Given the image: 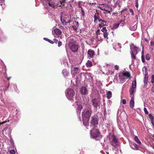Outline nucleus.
<instances>
[{
	"mask_svg": "<svg viewBox=\"0 0 154 154\" xmlns=\"http://www.w3.org/2000/svg\"><path fill=\"white\" fill-rule=\"evenodd\" d=\"M103 146L104 148V149L105 150L108 149V146H105L104 145H103Z\"/></svg>",
	"mask_w": 154,
	"mask_h": 154,
	"instance_id": "13d9d810",
	"label": "nucleus"
},
{
	"mask_svg": "<svg viewBox=\"0 0 154 154\" xmlns=\"http://www.w3.org/2000/svg\"><path fill=\"white\" fill-rule=\"evenodd\" d=\"M134 140L138 144H141V142L138 138V137L137 136H135L134 138Z\"/></svg>",
	"mask_w": 154,
	"mask_h": 154,
	"instance_id": "c85d7f7f",
	"label": "nucleus"
},
{
	"mask_svg": "<svg viewBox=\"0 0 154 154\" xmlns=\"http://www.w3.org/2000/svg\"><path fill=\"white\" fill-rule=\"evenodd\" d=\"M151 82L153 83L154 82V75H152V79L151 80Z\"/></svg>",
	"mask_w": 154,
	"mask_h": 154,
	"instance_id": "a18cd8bd",
	"label": "nucleus"
},
{
	"mask_svg": "<svg viewBox=\"0 0 154 154\" xmlns=\"http://www.w3.org/2000/svg\"><path fill=\"white\" fill-rule=\"evenodd\" d=\"M127 10V8H125L123 9L121 11V14H122L123 12L125 11H126Z\"/></svg>",
	"mask_w": 154,
	"mask_h": 154,
	"instance_id": "052dcab7",
	"label": "nucleus"
},
{
	"mask_svg": "<svg viewBox=\"0 0 154 154\" xmlns=\"http://www.w3.org/2000/svg\"><path fill=\"white\" fill-rule=\"evenodd\" d=\"M114 68L116 70H118L119 69V66L117 65H116L115 66Z\"/></svg>",
	"mask_w": 154,
	"mask_h": 154,
	"instance_id": "4d7b16f0",
	"label": "nucleus"
},
{
	"mask_svg": "<svg viewBox=\"0 0 154 154\" xmlns=\"http://www.w3.org/2000/svg\"><path fill=\"white\" fill-rule=\"evenodd\" d=\"M43 39L45 41H46L48 42H49L51 44H53L54 43V42L53 41H52L47 38H45V37Z\"/></svg>",
	"mask_w": 154,
	"mask_h": 154,
	"instance_id": "7c9ffc66",
	"label": "nucleus"
},
{
	"mask_svg": "<svg viewBox=\"0 0 154 154\" xmlns=\"http://www.w3.org/2000/svg\"><path fill=\"white\" fill-rule=\"evenodd\" d=\"M26 32H30V29L27 30V28H26L25 30Z\"/></svg>",
	"mask_w": 154,
	"mask_h": 154,
	"instance_id": "0e129e2a",
	"label": "nucleus"
},
{
	"mask_svg": "<svg viewBox=\"0 0 154 154\" xmlns=\"http://www.w3.org/2000/svg\"><path fill=\"white\" fill-rule=\"evenodd\" d=\"M144 36L143 35V33L142 38H141V45L142 47V56H141V59L143 63H144Z\"/></svg>",
	"mask_w": 154,
	"mask_h": 154,
	"instance_id": "1a4fd4ad",
	"label": "nucleus"
},
{
	"mask_svg": "<svg viewBox=\"0 0 154 154\" xmlns=\"http://www.w3.org/2000/svg\"><path fill=\"white\" fill-rule=\"evenodd\" d=\"M110 144L112 146L115 148L119 147V145L118 144V140L115 136L113 137L112 141L110 142Z\"/></svg>",
	"mask_w": 154,
	"mask_h": 154,
	"instance_id": "9d476101",
	"label": "nucleus"
},
{
	"mask_svg": "<svg viewBox=\"0 0 154 154\" xmlns=\"http://www.w3.org/2000/svg\"><path fill=\"white\" fill-rule=\"evenodd\" d=\"M150 54H147L146 56V59L147 60H149L150 59Z\"/></svg>",
	"mask_w": 154,
	"mask_h": 154,
	"instance_id": "ea45409f",
	"label": "nucleus"
},
{
	"mask_svg": "<svg viewBox=\"0 0 154 154\" xmlns=\"http://www.w3.org/2000/svg\"><path fill=\"white\" fill-rule=\"evenodd\" d=\"M62 73L64 77L67 76L69 73L66 69H63L62 71Z\"/></svg>",
	"mask_w": 154,
	"mask_h": 154,
	"instance_id": "4be33fe9",
	"label": "nucleus"
},
{
	"mask_svg": "<svg viewBox=\"0 0 154 154\" xmlns=\"http://www.w3.org/2000/svg\"><path fill=\"white\" fill-rule=\"evenodd\" d=\"M70 49L72 52H75L77 51L78 47L76 45L73 44L71 46Z\"/></svg>",
	"mask_w": 154,
	"mask_h": 154,
	"instance_id": "a211bd4d",
	"label": "nucleus"
},
{
	"mask_svg": "<svg viewBox=\"0 0 154 154\" xmlns=\"http://www.w3.org/2000/svg\"><path fill=\"white\" fill-rule=\"evenodd\" d=\"M131 51L137 54L138 53V48L135 46L133 43H131L130 46Z\"/></svg>",
	"mask_w": 154,
	"mask_h": 154,
	"instance_id": "f8f14e48",
	"label": "nucleus"
},
{
	"mask_svg": "<svg viewBox=\"0 0 154 154\" xmlns=\"http://www.w3.org/2000/svg\"><path fill=\"white\" fill-rule=\"evenodd\" d=\"M131 57L132 58H133L134 59H136V56L135 53H134L133 52L131 51Z\"/></svg>",
	"mask_w": 154,
	"mask_h": 154,
	"instance_id": "f704fd0d",
	"label": "nucleus"
},
{
	"mask_svg": "<svg viewBox=\"0 0 154 154\" xmlns=\"http://www.w3.org/2000/svg\"><path fill=\"white\" fill-rule=\"evenodd\" d=\"M150 45L151 46H153V45H154V42L152 41H151L150 42Z\"/></svg>",
	"mask_w": 154,
	"mask_h": 154,
	"instance_id": "338daca9",
	"label": "nucleus"
},
{
	"mask_svg": "<svg viewBox=\"0 0 154 154\" xmlns=\"http://www.w3.org/2000/svg\"><path fill=\"white\" fill-rule=\"evenodd\" d=\"M66 0H61L60 1V5L59 6V7H62L65 6V5L64 3L65 2Z\"/></svg>",
	"mask_w": 154,
	"mask_h": 154,
	"instance_id": "cd10ccee",
	"label": "nucleus"
},
{
	"mask_svg": "<svg viewBox=\"0 0 154 154\" xmlns=\"http://www.w3.org/2000/svg\"><path fill=\"white\" fill-rule=\"evenodd\" d=\"M81 14L82 16H84L85 15V12L84 10L81 11Z\"/></svg>",
	"mask_w": 154,
	"mask_h": 154,
	"instance_id": "680f3d73",
	"label": "nucleus"
},
{
	"mask_svg": "<svg viewBox=\"0 0 154 154\" xmlns=\"http://www.w3.org/2000/svg\"><path fill=\"white\" fill-rule=\"evenodd\" d=\"M103 36L105 38H106L107 37L108 33H107V32H103Z\"/></svg>",
	"mask_w": 154,
	"mask_h": 154,
	"instance_id": "58836bf2",
	"label": "nucleus"
},
{
	"mask_svg": "<svg viewBox=\"0 0 154 154\" xmlns=\"http://www.w3.org/2000/svg\"><path fill=\"white\" fill-rule=\"evenodd\" d=\"M100 30L99 29H98L97 31L96 32V35L98 34H100Z\"/></svg>",
	"mask_w": 154,
	"mask_h": 154,
	"instance_id": "bf43d9fd",
	"label": "nucleus"
},
{
	"mask_svg": "<svg viewBox=\"0 0 154 154\" xmlns=\"http://www.w3.org/2000/svg\"><path fill=\"white\" fill-rule=\"evenodd\" d=\"M13 117L15 122L19 119L20 118V113L19 112L17 111V109L15 111V114L13 115Z\"/></svg>",
	"mask_w": 154,
	"mask_h": 154,
	"instance_id": "2eb2a0df",
	"label": "nucleus"
},
{
	"mask_svg": "<svg viewBox=\"0 0 154 154\" xmlns=\"http://www.w3.org/2000/svg\"><path fill=\"white\" fill-rule=\"evenodd\" d=\"M122 74L123 76L126 77L127 79L130 78L131 77L130 73L128 71L123 72Z\"/></svg>",
	"mask_w": 154,
	"mask_h": 154,
	"instance_id": "aec40b11",
	"label": "nucleus"
},
{
	"mask_svg": "<svg viewBox=\"0 0 154 154\" xmlns=\"http://www.w3.org/2000/svg\"><path fill=\"white\" fill-rule=\"evenodd\" d=\"M129 11L131 13V14L132 15H134V12L133 11V10L132 9L130 8L129 9Z\"/></svg>",
	"mask_w": 154,
	"mask_h": 154,
	"instance_id": "603ef678",
	"label": "nucleus"
},
{
	"mask_svg": "<svg viewBox=\"0 0 154 154\" xmlns=\"http://www.w3.org/2000/svg\"><path fill=\"white\" fill-rule=\"evenodd\" d=\"M80 92L83 95H86L88 94V91L87 88L86 87L84 86L81 87Z\"/></svg>",
	"mask_w": 154,
	"mask_h": 154,
	"instance_id": "dca6fc26",
	"label": "nucleus"
},
{
	"mask_svg": "<svg viewBox=\"0 0 154 154\" xmlns=\"http://www.w3.org/2000/svg\"><path fill=\"white\" fill-rule=\"evenodd\" d=\"M94 22H96V20H98L99 22L101 21L102 19L100 18V17L99 15V14L98 13H97L95 14L94 16Z\"/></svg>",
	"mask_w": 154,
	"mask_h": 154,
	"instance_id": "f3484780",
	"label": "nucleus"
},
{
	"mask_svg": "<svg viewBox=\"0 0 154 154\" xmlns=\"http://www.w3.org/2000/svg\"><path fill=\"white\" fill-rule=\"evenodd\" d=\"M134 144H135V143L134 142H132L131 144H130V146L131 148L134 150H135V146Z\"/></svg>",
	"mask_w": 154,
	"mask_h": 154,
	"instance_id": "473e14b6",
	"label": "nucleus"
},
{
	"mask_svg": "<svg viewBox=\"0 0 154 154\" xmlns=\"http://www.w3.org/2000/svg\"><path fill=\"white\" fill-rule=\"evenodd\" d=\"M48 5H49V6L52 7L53 8H54L55 6H54V4H53L52 3H51L50 2H49L48 3Z\"/></svg>",
	"mask_w": 154,
	"mask_h": 154,
	"instance_id": "a19ab883",
	"label": "nucleus"
},
{
	"mask_svg": "<svg viewBox=\"0 0 154 154\" xmlns=\"http://www.w3.org/2000/svg\"><path fill=\"white\" fill-rule=\"evenodd\" d=\"M74 23H76L75 26L77 27V28H78L79 26V22L76 21H75Z\"/></svg>",
	"mask_w": 154,
	"mask_h": 154,
	"instance_id": "864d4df0",
	"label": "nucleus"
},
{
	"mask_svg": "<svg viewBox=\"0 0 154 154\" xmlns=\"http://www.w3.org/2000/svg\"><path fill=\"white\" fill-rule=\"evenodd\" d=\"M152 92H154V84L153 85L152 88Z\"/></svg>",
	"mask_w": 154,
	"mask_h": 154,
	"instance_id": "774afa93",
	"label": "nucleus"
},
{
	"mask_svg": "<svg viewBox=\"0 0 154 154\" xmlns=\"http://www.w3.org/2000/svg\"><path fill=\"white\" fill-rule=\"evenodd\" d=\"M148 74L147 73H146L145 74V84L147 83V81H146V80H148Z\"/></svg>",
	"mask_w": 154,
	"mask_h": 154,
	"instance_id": "e433bc0d",
	"label": "nucleus"
},
{
	"mask_svg": "<svg viewBox=\"0 0 154 154\" xmlns=\"http://www.w3.org/2000/svg\"><path fill=\"white\" fill-rule=\"evenodd\" d=\"M81 111H79V110H77V114L78 116L80 115Z\"/></svg>",
	"mask_w": 154,
	"mask_h": 154,
	"instance_id": "3c124183",
	"label": "nucleus"
},
{
	"mask_svg": "<svg viewBox=\"0 0 154 154\" xmlns=\"http://www.w3.org/2000/svg\"><path fill=\"white\" fill-rule=\"evenodd\" d=\"M83 76L85 77V80L87 82H91L93 80V77L91 73L88 72H81L79 74V76H76L75 82L78 83L79 82Z\"/></svg>",
	"mask_w": 154,
	"mask_h": 154,
	"instance_id": "7ed1b4c3",
	"label": "nucleus"
},
{
	"mask_svg": "<svg viewBox=\"0 0 154 154\" xmlns=\"http://www.w3.org/2000/svg\"><path fill=\"white\" fill-rule=\"evenodd\" d=\"M122 104H125L126 103V100L125 99H123L122 101Z\"/></svg>",
	"mask_w": 154,
	"mask_h": 154,
	"instance_id": "09e8293b",
	"label": "nucleus"
},
{
	"mask_svg": "<svg viewBox=\"0 0 154 154\" xmlns=\"http://www.w3.org/2000/svg\"><path fill=\"white\" fill-rule=\"evenodd\" d=\"M112 45L113 48L115 51H118L120 52H121V50H119V49H120L121 48V45L120 43H114Z\"/></svg>",
	"mask_w": 154,
	"mask_h": 154,
	"instance_id": "4468645a",
	"label": "nucleus"
},
{
	"mask_svg": "<svg viewBox=\"0 0 154 154\" xmlns=\"http://www.w3.org/2000/svg\"><path fill=\"white\" fill-rule=\"evenodd\" d=\"M87 67H90L92 66V63L91 61L88 60L86 63Z\"/></svg>",
	"mask_w": 154,
	"mask_h": 154,
	"instance_id": "b1692460",
	"label": "nucleus"
},
{
	"mask_svg": "<svg viewBox=\"0 0 154 154\" xmlns=\"http://www.w3.org/2000/svg\"><path fill=\"white\" fill-rule=\"evenodd\" d=\"M137 27V26L135 24L132 27H130L129 29H130L131 30L134 31L136 30Z\"/></svg>",
	"mask_w": 154,
	"mask_h": 154,
	"instance_id": "2f4dec72",
	"label": "nucleus"
},
{
	"mask_svg": "<svg viewBox=\"0 0 154 154\" xmlns=\"http://www.w3.org/2000/svg\"><path fill=\"white\" fill-rule=\"evenodd\" d=\"M135 146V150H138L139 149V147L135 143V144H134Z\"/></svg>",
	"mask_w": 154,
	"mask_h": 154,
	"instance_id": "5fc2aeb1",
	"label": "nucleus"
},
{
	"mask_svg": "<svg viewBox=\"0 0 154 154\" xmlns=\"http://www.w3.org/2000/svg\"><path fill=\"white\" fill-rule=\"evenodd\" d=\"M54 32L58 35H60L62 33L61 31L59 29L56 28L54 30Z\"/></svg>",
	"mask_w": 154,
	"mask_h": 154,
	"instance_id": "5701e85b",
	"label": "nucleus"
},
{
	"mask_svg": "<svg viewBox=\"0 0 154 154\" xmlns=\"http://www.w3.org/2000/svg\"><path fill=\"white\" fill-rule=\"evenodd\" d=\"M92 113L91 107L85 109L82 113V123L85 126L89 125V121Z\"/></svg>",
	"mask_w": 154,
	"mask_h": 154,
	"instance_id": "f257e3e1",
	"label": "nucleus"
},
{
	"mask_svg": "<svg viewBox=\"0 0 154 154\" xmlns=\"http://www.w3.org/2000/svg\"><path fill=\"white\" fill-rule=\"evenodd\" d=\"M58 46L60 47L62 45V42L60 41H59L58 42Z\"/></svg>",
	"mask_w": 154,
	"mask_h": 154,
	"instance_id": "6e6d98bb",
	"label": "nucleus"
},
{
	"mask_svg": "<svg viewBox=\"0 0 154 154\" xmlns=\"http://www.w3.org/2000/svg\"><path fill=\"white\" fill-rule=\"evenodd\" d=\"M72 27L73 28V29L74 30H75V31H76L77 30V27L75 25H74L72 26Z\"/></svg>",
	"mask_w": 154,
	"mask_h": 154,
	"instance_id": "8fccbe9b",
	"label": "nucleus"
},
{
	"mask_svg": "<svg viewBox=\"0 0 154 154\" xmlns=\"http://www.w3.org/2000/svg\"><path fill=\"white\" fill-rule=\"evenodd\" d=\"M91 103L94 107V111L95 112L97 111L100 108V101L98 98H94L92 99Z\"/></svg>",
	"mask_w": 154,
	"mask_h": 154,
	"instance_id": "423d86ee",
	"label": "nucleus"
},
{
	"mask_svg": "<svg viewBox=\"0 0 154 154\" xmlns=\"http://www.w3.org/2000/svg\"><path fill=\"white\" fill-rule=\"evenodd\" d=\"M13 87L14 88L15 91L18 94H19L20 92L18 90L17 86L16 84H14L13 85Z\"/></svg>",
	"mask_w": 154,
	"mask_h": 154,
	"instance_id": "bb28decb",
	"label": "nucleus"
},
{
	"mask_svg": "<svg viewBox=\"0 0 154 154\" xmlns=\"http://www.w3.org/2000/svg\"><path fill=\"white\" fill-rule=\"evenodd\" d=\"M106 97L108 99H110L112 96V93L111 91H109L107 92Z\"/></svg>",
	"mask_w": 154,
	"mask_h": 154,
	"instance_id": "393cba45",
	"label": "nucleus"
},
{
	"mask_svg": "<svg viewBox=\"0 0 154 154\" xmlns=\"http://www.w3.org/2000/svg\"><path fill=\"white\" fill-rule=\"evenodd\" d=\"M7 39V36L4 34L2 30L0 29V41L2 42H4Z\"/></svg>",
	"mask_w": 154,
	"mask_h": 154,
	"instance_id": "9b49d317",
	"label": "nucleus"
},
{
	"mask_svg": "<svg viewBox=\"0 0 154 154\" xmlns=\"http://www.w3.org/2000/svg\"><path fill=\"white\" fill-rule=\"evenodd\" d=\"M72 73V77L74 78L76 80V76H78L79 75L77 74L79 73L81 71L80 68L79 67H74L72 66L71 67Z\"/></svg>",
	"mask_w": 154,
	"mask_h": 154,
	"instance_id": "0eeeda50",
	"label": "nucleus"
},
{
	"mask_svg": "<svg viewBox=\"0 0 154 154\" xmlns=\"http://www.w3.org/2000/svg\"><path fill=\"white\" fill-rule=\"evenodd\" d=\"M87 54L91 57H92L95 55V53L93 50L89 49L87 52Z\"/></svg>",
	"mask_w": 154,
	"mask_h": 154,
	"instance_id": "6ab92c4d",
	"label": "nucleus"
},
{
	"mask_svg": "<svg viewBox=\"0 0 154 154\" xmlns=\"http://www.w3.org/2000/svg\"><path fill=\"white\" fill-rule=\"evenodd\" d=\"M121 111L119 110H118L117 111V115H120V114H121Z\"/></svg>",
	"mask_w": 154,
	"mask_h": 154,
	"instance_id": "e2e57ef3",
	"label": "nucleus"
},
{
	"mask_svg": "<svg viewBox=\"0 0 154 154\" xmlns=\"http://www.w3.org/2000/svg\"><path fill=\"white\" fill-rule=\"evenodd\" d=\"M145 114L148 115V117L151 122L152 124L154 126V117L153 116H152V115L151 114H148V111L147 109H146V108H145Z\"/></svg>",
	"mask_w": 154,
	"mask_h": 154,
	"instance_id": "ddd939ff",
	"label": "nucleus"
},
{
	"mask_svg": "<svg viewBox=\"0 0 154 154\" xmlns=\"http://www.w3.org/2000/svg\"><path fill=\"white\" fill-rule=\"evenodd\" d=\"M98 83L99 84V86L98 87V88L99 89H100L101 88V86H102V83L100 81H99Z\"/></svg>",
	"mask_w": 154,
	"mask_h": 154,
	"instance_id": "79ce46f5",
	"label": "nucleus"
},
{
	"mask_svg": "<svg viewBox=\"0 0 154 154\" xmlns=\"http://www.w3.org/2000/svg\"><path fill=\"white\" fill-rule=\"evenodd\" d=\"M120 23L117 24H115L113 25V26L111 28V29L114 30V29H117L118 28V27H119Z\"/></svg>",
	"mask_w": 154,
	"mask_h": 154,
	"instance_id": "a878e982",
	"label": "nucleus"
},
{
	"mask_svg": "<svg viewBox=\"0 0 154 154\" xmlns=\"http://www.w3.org/2000/svg\"><path fill=\"white\" fill-rule=\"evenodd\" d=\"M10 153L11 154H15V152L14 149H12L10 150Z\"/></svg>",
	"mask_w": 154,
	"mask_h": 154,
	"instance_id": "c03bdc74",
	"label": "nucleus"
},
{
	"mask_svg": "<svg viewBox=\"0 0 154 154\" xmlns=\"http://www.w3.org/2000/svg\"><path fill=\"white\" fill-rule=\"evenodd\" d=\"M97 115H94L92 117V119L90 122V126L93 129L97 127L98 124V119L96 117Z\"/></svg>",
	"mask_w": 154,
	"mask_h": 154,
	"instance_id": "6e6552de",
	"label": "nucleus"
},
{
	"mask_svg": "<svg viewBox=\"0 0 154 154\" xmlns=\"http://www.w3.org/2000/svg\"><path fill=\"white\" fill-rule=\"evenodd\" d=\"M141 97L142 98V99L143 101V105L144 106V95L143 94L142 95H141Z\"/></svg>",
	"mask_w": 154,
	"mask_h": 154,
	"instance_id": "de8ad7c7",
	"label": "nucleus"
},
{
	"mask_svg": "<svg viewBox=\"0 0 154 154\" xmlns=\"http://www.w3.org/2000/svg\"><path fill=\"white\" fill-rule=\"evenodd\" d=\"M119 77L120 78V82L121 83H123L125 81L126 78L122 76H121L120 77V75H119Z\"/></svg>",
	"mask_w": 154,
	"mask_h": 154,
	"instance_id": "c756f323",
	"label": "nucleus"
},
{
	"mask_svg": "<svg viewBox=\"0 0 154 154\" xmlns=\"http://www.w3.org/2000/svg\"><path fill=\"white\" fill-rule=\"evenodd\" d=\"M82 108V106L81 105L79 104L77 105V110H79V111H81Z\"/></svg>",
	"mask_w": 154,
	"mask_h": 154,
	"instance_id": "72a5a7b5",
	"label": "nucleus"
},
{
	"mask_svg": "<svg viewBox=\"0 0 154 154\" xmlns=\"http://www.w3.org/2000/svg\"><path fill=\"white\" fill-rule=\"evenodd\" d=\"M8 128V126L5 127L2 130V132L3 133H4L5 132L6 130H7Z\"/></svg>",
	"mask_w": 154,
	"mask_h": 154,
	"instance_id": "49530a36",
	"label": "nucleus"
},
{
	"mask_svg": "<svg viewBox=\"0 0 154 154\" xmlns=\"http://www.w3.org/2000/svg\"><path fill=\"white\" fill-rule=\"evenodd\" d=\"M0 1H1V4H0L1 6H2V8H4L5 7L4 6L5 5L4 4L3 5V4L5 2V0H0Z\"/></svg>",
	"mask_w": 154,
	"mask_h": 154,
	"instance_id": "4c0bfd02",
	"label": "nucleus"
},
{
	"mask_svg": "<svg viewBox=\"0 0 154 154\" xmlns=\"http://www.w3.org/2000/svg\"><path fill=\"white\" fill-rule=\"evenodd\" d=\"M9 138H10V143L11 144V145L12 146H13L14 145V142L13 140L12 139L11 135L10 136V137H9Z\"/></svg>",
	"mask_w": 154,
	"mask_h": 154,
	"instance_id": "c9c22d12",
	"label": "nucleus"
},
{
	"mask_svg": "<svg viewBox=\"0 0 154 154\" xmlns=\"http://www.w3.org/2000/svg\"><path fill=\"white\" fill-rule=\"evenodd\" d=\"M137 87V82L136 78H134L133 81L132 82L131 84V86L129 90V93L130 95H133V96L131 97V100L130 102V106L131 108H133L134 106V94L136 91Z\"/></svg>",
	"mask_w": 154,
	"mask_h": 154,
	"instance_id": "f03ea898",
	"label": "nucleus"
},
{
	"mask_svg": "<svg viewBox=\"0 0 154 154\" xmlns=\"http://www.w3.org/2000/svg\"><path fill=\"white\" fill-rule=\"evenodd\" d=\"M65 95L67 98L72 102L74 101V96L75 92V91L71 88H67L66 90Z\"/></svg>",
	"mask_w": 154,
	"mask_h": 154,
	"instance_id": "39448f33",
	"label": "nucleus"
},
{
	"mask_svg": "<svg viewBox=\"0 0 154 154\" xmlns=\"http://www.w3.org/2000/svg\"><path fill=\"white\" fill-rule=\"evenodd\" d=\"M61 64L62 65H63L65 66L66 65L68 66L67 60L66 58L63 59L61 62Z\"/></svg>",
	"mask_w": 154,
	"mask_h": 154,
	"instance_id": "412c9836",
	"label": "nucleus"
},
{
	"mask_svg": "<svg viewBox=\"0 0 154 154\" xmlns=\"http://www.w3.org/2000/svg\"><path fill=\"white\" fill-rule=\"evenodd\" d=\"M101 31L103 32H107V30L106 29V27H103L102 28V29L101 30Z\"/></svg>",
	"mask_w": 154,
	"mask_h": 154,
	"instance_id": "37998d69",
	"label": "nucleus"
},
{
	"mask_svg": "<svg viewBox=\"0 0 154 154\" xmlns=\"http://www.w3.org/2000/svg\"><path fill=\"white\" fill-rule=\"evenodd\" d=\"M91 138L96 140H100L102 138V136L100 134L99 130L97 129H92L90 133Z\"/></svg>",
	"mask_w": 154,
	"mask_h": 154,
	"instance_id": "20e7f679",
	"label": "nucleus"
},
{
	"mask_svg": "<svg viewBox=\"0 0 154 154\" xmlns=\"http://www.w3.org/2000/svg\"><path fill=\"white\" fill-rule=\"evenodd\" d=\"M135 6L137 8L138 7V4L137 1L136 2Z\"/></svg>",
	"mask_w": 154,
	"mask_h": 154,
	"instance_id": "69168bd1",
	"label": "nucleus"
}]
</instances>
